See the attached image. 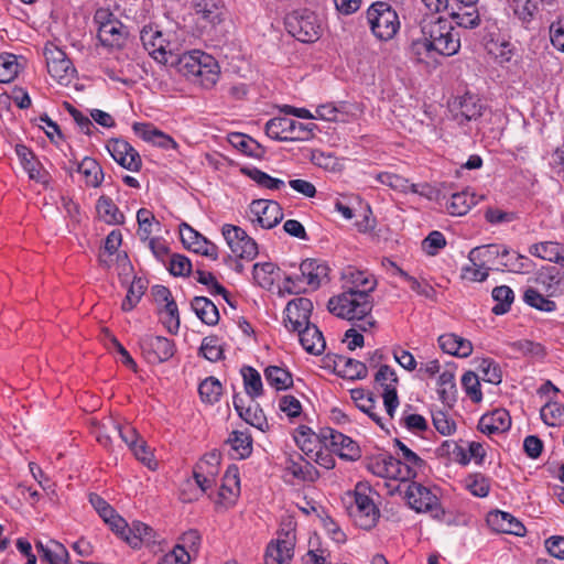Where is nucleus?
Segmentation results:
<instances>
[{
	"mask_svg": "<svg viewBox=\"0 0 564 564\" xmlns=\"http://www.w3.org/2000/svg\"><path fill=\"white\" fill-rule=\"evenodd\" d=\"M328 311L335 316L347 321H360L359 329L367 332L376 324L370 316L373 301L365 291L351 292L344 290L340 294L329 299Z\"/></svg>",
	"mask_w": 564,
	"mask_h": 564,
	"instance_id": "f257e3e1",
	"label": "nucleus"
},
{
	"mask_svg": "<svg viewBox=\"0 0 564 564\" xmlns=\"http://www.w3.org/2000/svg\"><path fill=\"white\" fill-rule=\"evenodd\" d=\"M421 32L430 40L434 52L443 56H453L460 48V35L453 24L442 18H426L421 22Z\"/></svg>",
	"mask_w": 564,
	"mask_h": 564,
	"instance_id": "f03ea898",
	"label": "nucleus"
},
{
	"mask_svg": "<svg viewBox=\"0 0 564 564\" xmlns=\"http://www.w3.org/2000/svg\"><path fill=\"white\" fill-rule=\"evenodd\" d=\"M371 488L365 482H358L348 496L347 511L354 523L364 529H372L380 517V511L371 497Z\"/></svg>",
	"mask_w": 564,
	"mask_h": 564,
	"instance_id": "7ed1b4c3",
	"label": "nucleus"
},
{
	"mask_svg": "<svg viewBox=\"0 0 564 564\" xmlns=\"http://www.w3.org/2000/svg\"><path fill=\"white\" fill-rule=\"evenodd\" d=\"M367 20L372 33L383 41L392 39L400 28L395 10L387 2H376L370 6L367 10Z\"/></svg>",
	"mask_w": 564,
	"mask_h": 564,
	"instance_id": "20e7f679",
	"label": "nucleus"
},
{
	"mask_svg": "<svg viewBox=\"0 0 564 564\" xmlns=\"http://www.w3.org/2000/svg\"><path fill=\"white\" fill-rule=\"evenodd\" d=\"M289 33L303 43H312L319 39L322 26L317 15L308 10L294 11L285 19Z\"/></svg>",
	"mask_w": 564,
	"mask_h": 564,
	"instance_id": "39448f33",
	"label": "nucleus"
},
{
	"mask_svg": "<svg viewBox=\"0 0 564 564\" xmlns=\"http://www.w3.org/2000/svg\"><path fill=\"white\" fill-rule=\"evenodd\" d=\"M140 40L144 50L160 64H174L173 44L158 26L145 25Z\"/></svg>",
	"mask_w": 564,
	"mask_h": 564,
	"instance_id": "423d86ee",
	"label": "nucleus"
},
{
	"mask_svg": "<svg viewBox=\"0 0 564 564\" xmlns=\"http://www.w3.org/2000/svg\"><path fill=\"white\" fill-rule=\"evenodd\" d=\"M48 74L61 85L67 86L76 76V68L66 53L53 43L44 46Z\"/></svg>",
	"mask_w": 564,
	"mask_h": 564,
	"instance_id": "0eeeda50",
	"label": "nucleus"
},
{
	"mask_svg": "<svg viewBox=\"0 0 564 564\" xmlns=\"http://www.w3.org/2000/svg\"><path fill=\"white\" fill-rule=\"evenodd\" d=\"M301 275L296 276H286L285 278V289L289 293H299L301 290L295 284V280H300L303 278L307 285L312 289H317L323 281L328 279L329 268L325 262L315 260V259H306L302 261L300 265Z\"/></svg>",
	"mask_w": 564,
	"mask_h": 564,
	"instance_id": "6e6552de",
	"label": "nucleus"
},
{
	"mask_svg": "<svg viewBox=\"0 0 564 564\" xmlns=\"http://www.w3.org/2000/svg\"><path fill=\"white\" fill-rule=\"evenodd\" d=\"M221 232L236 257L252 260L258 254L257 242L242 228L227 224L223 226Z\"/></svg>",
	"mask_w": 564,
	"mask_h": 564,
	"instance_id": "1a4fd4ad",
	"label": "nucleus"
},
{
	"mask_svg": "<svg viewBox=\"0 0 564 564\" xmlns=\"http://www.w3.org/2000/svg\"><path fill=\"white\" fill-rule=\"evenodd\" d=\"M139 345L144 358L150 364L166 361L175 352L173 341L162 336L147 334L140 338Z\"/></svg>",
	"mask_w": 564,
	"mask_h": 564,
	"instance_id": "9d476101",
	"label": "nucleus"
},
{
	"mask_svg": "<svg viewBox=\"0 0 564 564\" xmlns=\"http://www.w3.org/2000/svg\"><path fill=\"white\" fill-rule=\"evenodd\" d=\"M180 236L184 247L212 260L218 258V248L186 223L180 225Z\"/></svg>",
	"mask_w": 564,
	"mask_h": 564,
	"instance_id": "9b49d317",
	"label": "nucleus"
},
{
	"mask_svg": "<svg viewBox=\"0 0 564 564\" xmlns=\"http://www.w3.org/2000/svg\"><path fill=\"white\" fill-rule=\"evenodd\" d=\"M375 380L383 388L382 398L384 408L388 415L393 417L394 412L399 406V399L397 393L398 376L390 366L382 365L376 373Z\"/></svg>",
	"mask_w": 564,
	"mask_h": 564,
	"instance_id": "f8f14e48",
	"label": "nucleus"
},
{
	"mask_svg": "<svg viewBox=\"0 0 564 564\" xmlns=\"http://www.w3.org/2000/svg\"><path fill=\"white\" fill-rule=\"evenodd\" d=\"M313 311V303L306 297H296L290 301L285 307V326L294 332H300L310 325V317Z\"/></svg>",
	"mask_w": 564,
	"mask_h": 564,
	"instance_id": "ddd939ff",
	"label": "nucleus"
},
{
	"mask_svg": "<svg viewBox=\"0 0 564 564\" xmlns=\"http://www.w3.org/2000/svg\"><path fill=\"white\" fill-rule=\"evenodd\" d=\"M404 497L409 506L417 512H432L440 509L438 498L419 482L408 484Z\"/></svg>",
	"mask_w": 564,
	"mask_h": 564,
	"instance_id": "4468645a",
	"label": "nucleus"
},
{
	"mask_svg": "<svg viewBox=\"0 0 564 564\" xmlns=\"http://www.w3.org/2000/svg\"><path fill=\"white\" fill-rule=\"evenodd\" d=\"M107 150L122 167L131 172H138L141 169L142 160L139 152L127 141L112 139L108 142Z\"/></svg>",
	"mask_w": 564,
	"mask_h": 564,
	"instance_id": "2eb2a0df",
	"label": "nucleus"
},
{
	"mask_svg": "<svg viewBox=\"0 0 564 564\" xmlns=\"http://www.w3.org/2000/svg\"><path fill=\"white\" fill-rule=\"evenodd\" d=\"M250 212L256 217L253 221L258 223L264 229L275 227L283 218L282 208L274 200H253L250 205Z\"/></svg>",
	"mask_w": 564,
	"mask_h": 564,
	"instance_id": "dca6fc26",
	"label": "nucleus"
},
{
	"mask_svg": "<svg viewBox=\"0 0 564 564\" xmlns=\"http://www.w3.org/2000/svg\"><path fill=\"white\" fill-rule=\"evenodd\" d=\"M535 282L549 296L564 295V262L543 267L536 273Z\"/></svg>",
	"mask_w": 564,
	"mask_h": 564,
	"instance_id": "f3484780",
	"label": "nucleus"
},
{
	"mask_svg": "<svg viewBox=\"0 0 564 564\" xmlns=\"http://www.w3.org/2000/svg\"><path fill=\"white\" fill-rule=\"evenodd\" d=\"M219 455L207 454L194 468V479L203 492H207L216 484L219 470Z\"/></svg>",
	"mask_w": 564,
	"mask_h": 564,
	"instance_id": "a211bd4d",
	"label": "nucleus"
},
{
	"mask_svg": "<svg viewBox=\"0 0 564 564\" xmlns=\"http://www.w3.org/2000/svg\"><path fill=\"white\" fill-rule=\"evenodd\" d=\"M343 289L351 292L365 291L368 296L377 286L376 278L368 271L348 267L341 272Z\"/></svg>",
	"mask_w": 564,
	"mask_h": 564,
	"instance_id": "6ab92c4d",
	"label": "nucleus"
},
{
	"mask_svg": "<svg viewBox=\"0 0 564 564\" xmlns=\"http://www.w3.org/2000/svg\"><path fill=\"white\" fill-rule=\"evenodd\" d=\"M394 446L399 451L401 460L400 481L406 482L417 476V473L425 467V462L401 441L395 440Z\"/></svg>",
	"mask_w": 564,
	"mask_h": 564,
	"instance_id": "aec40b11",
	"label": "nucleus"
},
{
	"mask_svg": "<svg viewBox=\"0 0 564 564\" xmlns=\"http://www.w3.org/2000/svg\"><path fill=\"white\" fill-rule=\"evenodd\" d=\"M296 128L297 121L285 117H275L265 123V133L278 141L304 140L303 135L296 134Z\"/></svg>",
	"mask_w": 564,
	"mask_h": 564,
	"instance_id": "412c9836",
	"label": "nucleus"
},
{
	"mask_svg": "<svg viewBox=\"0 0 564 564\" xmlns=\"http://www.w3.org/2000/svg\"><path fill=\"white\" fill-rule=\"evenodd\" d=\"M487 522L492 530L497 532L514 534L518 536H523L525 534V528L522 522L505 511L496 510L490 512L487 517Z\"/></svg>",
	"mask_w": 564,
	"mask_h": 564,
	"instance_id": "4be33fe9",
	"label": "nucleus"
},
{
	"mask_svg": "<svg viewBox=\"0 0 564 564\" xmlns=\"http://www.w3.org/2000/svg\"><path fill=\"white\" fill-rule=\"evenodd\" d=\"M510 426L511 417L505 409H496L490 413H486L478 422V430L486 435L506 432Z\"/></svg>",
	"mask_w": 564,
	"mask_h": 564,
	"instance_id": "5701e85b",
	"label": "nucleus"
},
{
	"mask_svg": "<svg viewBox=\"0 0 564 564\" xmlns=\"http://www.w3.org/2000/svg\"><path fill=\"white\" fill-rule=\"evenodd\" d=\"M97 37L102 46L120 48L126 41V33L122 24L117 20L100 22Z\"/></svg>",
	"mask_w": 564,
	"mask_h": 564,
	"instance_id": "b1692460",
	"label": "nucleus"
},
{
	"mask_svg": "<svg viewBox=\"0 0 564 564\" xmlns=\"http://www.w3.org/2000/svg\"><path fill=\"white\" fill-rule=\"evenodd\" d=\"M401 460L391 455H381L367 463V469L382 478L400 480Z\"/></svg>",
	"mask_w": 564,
	"mask_h": 564,
	"instance_id": "393cba45",
	"label": "nucleus"
},
{
	"mask_svg": "<svg viewBox=\"0 0 564 564\" xmlns=\"http://www.w3.org/2000/svg\"><path fill=\"white\" fill-rule=\"evenodd\" d=\"M509 249L506 246L490 243L473 248L468 253V260L474 265L489 267L498 257H508Z\"/></svg>",
	"mask_w": 564,
	"mask_h": 564,
	"instance_id": "a878e982",
	"label": "nucleus"
},
{
	"mask_svg": "<svg viewBox=\"0 0 564 564\" xmlns=\"http://www.w3.org/2000/svg\"><path fill=\"white\" fill-rule=\"evenodd\" d=\"M334 369L338 376L348 380H360L368 376V369L364 362L341 355L336 356Z\"/></svg>",
	"mask_w": 564,
	"mask_h": 564,
	"instance_id": "bb28decb",
	"label": "nucleus"
},
{
	"mask_svg": "<svg viewBox=\"0 0 564 564\" xmlns=\"http://www.w3.org/2000/svg\"><path fill=\"white\" fill-rule=\"evenodd\" d=\"M294 441L300 449L310 458L319 456V447L322 442V432L316 434L307 426H300L294 434Z\"/></svg>",
	"mask_w": 564,
	"mask_h": 564,
	"instance_id": "cd10ccee",
	"label": "nucleus"
},
{
	"mask_svg": "<svg viewBox=\"0 0 564 564\" xmlns=\"http://www.w3.org/2000/svg\"><path fill=\"white\" fill-rule=\"evenodd\" d=\"M438 345L444 352L460 358L469 357L473 352V344L453 333L441 335Z\"/></svg>",
	"mask_w": 564,
	"mask_h": 564,
	"instance_id": "c85d7f7f",
	"label": "nucleus"
},
{
	"mask_svg": "<svg viewBox=\"0 0 564 564\" xmlns=\"http://www.w3.org/2000/svg\"><path fill=\"white\" fill-rule=\"evenodd\" d=\"M203 58L199 63V69L193 76L192 82L199 84L204 88H212L219 78V66L216 59L209 55H200Z\"/></svg>",
	"mask_w": 564,
	"mask_h": 564,
	"instance_id": "c756f323",
	"label": "nucleus"
},
{
	"mask_svg": "<svg viewBox=\"0 0 564 564\" xmlns=\"http://www.w3.org/2000/svg\"><path fill=\"white\" fill-rule=\"evenodd\" d=\"M302 347L312 355H321L325 350L326 343L322 332L314 324L306 325L297 332Z\"/></svg>",
	"mask_w": 564,
	"mask_h": 564,
	"instance_id": "7c9ffc66",
	"label": "nucleus"
},
{
	"mask_svg": "<svg viewBox=\"0 0 564 564\" xmlns=\"http://www.w3.org/2000/svg\"><path fill=\"white\" fill-rule=\"evenodd\" d=\"M240 492V479L237 467H229L224 477L221 486L218 490L219 502L232 503Z\"/></svg>",
	"mask_w": 564,
	"mask_h": 564,
	"instance_id": "2f4dec72",
	"label": "nucleus"
},
{
	"mask_svg": "<svg viewBox=\"0 0 564 564\" xmlns=\"http://www.w3.org/2000/svg\"><path fill=\"white\" fill-rule=\"evenodd\" d=\"M285 469L295 478L304 481H314L318 477L317 469L300 454L290 455L285 462Z\"/></svg>",
	"mask_w": 564,
	"mask_h": 564,
	"instance_id": "473e14b6",
	"label": "nucleus"
},
{
	"mask_svg": "<svg viewBox=\"0 0 564 564\" xmlns=\"http://www.w3.org/2000/svg\"><path fill=\"white\" fill-rule=\"evenodd\" d=\"M292 557V543L285 540H278L268 545L263 564H290Z\"/></svg>",
	"mask_w": 564,
	"mask_h": 564,
	"instance_id": "72a5a7b5",
	"label": "nucleus"
},
{
	"mask_svg": "<svg viewBox=\"0 0 564 564\" xmlns=\"http://www.w3.org/2000/svg\"><path fill=\"white\" fill-rule=\"evenodd\" d=\"M196 316L206 325L214 326L219 322V312L213 301L205 296H195L191 303Z\"/></svg>",
	"mask_w": 564,
	"mask_h": 564,
	"instance_id": "f704fd0d",
	"label": "nucleus"
},
{
	"mask_svg": "<svg viewBox=\"0 0 564 564\" xmlns=\"http://www.w3.org/2000/svg\"><path fill=\"white\" fill-rule=\"evenodd\" d=\"M529 252L534 257L557 264L564 262V247L555 241L534 243L529 248Z\"/></svg>",
	"mask_w": 564,
	"mask_h": 564,
	"instance_id": "c9c22d12",
	"label": "nucleus"
},
{
	"mask_svg": "<svg viewBox=\"0 0 564 564\" xmlns=\"http://www.w3.org/2000/svg\"><path fill=\"white\" fill-rule=\"evenodd\" d=\"M129 545L137 549L142 543H150L154 541V532L151 527L140 521H133L131 525L128 524L126 536L123 539Z\"/></svg>",
	"mask_w": 564,
	"mask_h": 564,
	"instance_id": "e433bc0d",
	"label": "nucleus"
},
{
	"mask_svg": "<svg viewBox=\"0 0 564 564\" xmlns=\"http://www.w3.org/2000/svg\"><path fill=\"white\" fill-rule=\"evenodd\" d=\"M96 210L99 218L108 225H121L124 221L123 213L108 196L102 195L98 198Z\"/></svg>",
	"mask_w": 564,
	"mask_h": 564,
	"instance_id": "4c0bfd02",
	"label": "nucleus"
},
{
	"mask_svg": "<svg viewBox=\"0 0 564 564\" xmlns=\"http://www.w3.org/2000/svg\"><path fill=\"white\" fill-rule=\"evenodd\" d=\"M74 165L75 170L83 174L87 186L98 187L101 184L104 173L96 160L86 156L80 163Z\"/></svg>",
	"mask_w": 564,
	"mask_h": 564,
	"instance_id": "58836bf2",
	"label": "nucleus"
},
{
	"mask_svg": "<svg viewBox=\"0 0 564 564\" xmlns=\"http://www.w3.org/2000/svg\"><path fill=\"white\" fill-rule=\"evenodd\" d=\"M200 55H206V53L202 51H192L188 53H185L181 56H176L174 54V64L176 63L177 70L192 80L193 76L196 75V72L199 69V63L203 58Z\"/></svg>",
	"mask_w": 564,
	"mask_h": 564,
	"instance_id": "ea45409f",
	"label": "nucleus"
},
{
	"mask_svg": "<svg viewBox=\"0 0 564 564\" xmlns=\"http://www.w3.org/2000/svg\"><path fill=\"white\" fill-rule=\"evenodd\" d=\"M234 451V458L243 459L247 458L252 452V440L248 433L234 431L227 440Z\"/></svg>",
	"mask_w": 564,
	"mask_h": 564,
	"instance_id": "a19ab883",
	"label": "nucleus"
},
{
	"mask_svg": "<svg viewBox=\"0 0 564 564\" xmlns=\"http://www.w3.org/2000/svg\"><path fill=\"white\" fill-rule=\"evenodd\" d=\"M267 382L275 390H286L293 386L292 375L284 368L269 366L264 369Z\"/></svg>",
	"mask_w": 564,
	"mask_h": 564,
	"instance_id": "79ce46f5",
	"label": "nucleus"
},
{
	"mask_svg": "<svg viewBox=\"0 0 564 564\" xmlns=\"http://www.w3.org/2000/svg\"><path fill=\"white\" fill-rule=\"evenodd\" d=\"M241 376L243 379V386L246 393L254 400L256 398L262 395L263 393V384L260 373L250 366H245L241 368Z\"/></svg>",
	"mask_w": 564,
	"mask_h": 564,
	"instance_id": "37998d69",
	"label": "nucleus"
},
{
	"mask_svg": "<svg viewBox=\"0 0 564 564\" xmlns=\"http://www.w3.org/2000/svg\"><path fill=\"white\" fill-rule=\"evenodd\" d=\"M475 204L476 198L474 194L460 192L452 195L446 208L453 216H463L466 215Z\"/></svg>",
	"mask_w": 564,
	"mask_h": 564,
	"instance_id": "c03bdc74",
	"label": "nucleus"
},
{
	"mask_svg": "<svg viewBox=\"0 0 564 564\" xmlns=\"http://www.w3.org/2000/svg\"><path fill=\"white\" fill-rule=\"evenodd\" d=\"M234 405L239 416L243 419L247 423L258 429L262 427L263 423L265 422V417L263 411L259 408L258 404L243 408L241 405V399L235 397Z\"/></svg>",
	"mask_w": 564,
	"mask_h": 564,
	"instance_id": "a18cd8bd",
	"label": "nucleus"
},
{
	"mask_svg": "<svg viewBox=\"0 0 564 564\" xmlns=\"http://www.w3.org/2000/svg\"><path fill=\"white\" fill-rule=\"evenodd\" d=\"M351 399L356 402L359 410L367 413L377 424L382 426L381 417L376 410V401L371 394H367L364 389H352Z\"/></svg>",
	"mask_w": 564,
	"mask_h": 564,
	"instance_id": "49530a36",
	"label": "nucleus"
},
{
	"mask_svg": "<svg viewBox=\"0 0 564 564\" xmlns=\"http://www.w3.org/2000/svg\"><path fill=\"white\" fill-rule=\"evenodd\" d=\"M279 269L272 262L256 263L253 279L263 289H270L278 278Z\"/></svg>",
	"mask_w": 564,
	"mask_h": 564,
	"instance_id": "de8ad7c7",
	"label": "nucleus"
},
{
	"mask_svg": "<svg viewBox=\"0 0 564 564\" xmlns=\"http://www.w3.org/2000/svg\"><path fill=\"white\" fill-rule=\"evenodd\" d=\"M198 392L203 402L215 404L223 394V387L218 379L208 377L200 382Z\"/></svg>",
	"mask_w": 564,
	"mask_h": 564,
	"instance_id": "09e8293b",
	"label": "nucleus"
},
{
	"mask_svg": "<svg viewBox=\"0 0 564 564\" xmlns=\"http://www.w3.org/2000/svg\"><path fill=\"white\" fill-rule=\"evenodd\" d=\"M492 299L497 302L491 308L495 315H502L509 312L514 300L513 291L507 285L496 286L492 290Z\"/></svg>",
	"mask_w": 564,
	"mask_h": 564,
	"instance_id": "8fccbe9b",
	"label": "nucleus"
},
{
	"mask_svg": "<svg viewBox=\"0 0 564 564\" xmlns=\"http://www.w3.org/2000/svg\"><path fill=\"white\" fill-rule=\"evenodd\" d=\"M482 108L476 96L466 94L459 99V111L456 116H460L467 121L474 120L482 115Z\"/></svg>",
	"mask_w": 564,
	"mask_h": 564,
	"instance_id": "3c124183",
	"label": "nucleus"
},
{
	"mask_svg": "<svg viewBox=\"0 0 564 564\" xmlns=\"http://www.w3.org/2000/svg\"><path fill=\"white\" fill-rule=\"evenodd\" d=\"M20 65L18 58L13 54L0 55V83H10L19 74Z\"/></svg>",
	"mask_w": 564,
	"mask_h": 564,
	"instance_id": "603ef678",
	"label": "nucleus"
},
{
	"mask_svg": "<svg viewBox=\"0 0 564 564\" xmlns=\"http://www.w3.org/2000/svg\"><path fill=\"white\" fill-rule=\"evenodd\" d=\"M452 18L455 20L458 26L465 29H474L479 25L480 18L475 6L470 8H459L458 11L451 12Z\"/></svg>",
	"mask_w": 564,
	"mask_h": 564,
	"instance_id": "864d4df0",
	"label": "nucleus"
},
{
	"mask_svg": "<svg viewBox=\"0 0 564 564\" xmlns=\"http://www.w3.org/2000/svg\"><path fill=\"white\" fill-rule=\"evenodd\" d=\"M43 560L47 561L50 564H67L68 551L62 543L50 540L45 544Z\"/></svg>",
	"mask_w": 564,
	"mask_h": 564,
	"instance_id": "5fc2aeb1",
	"label": "nucleus"
},
{
	"mask_svg": "<svg viewBox=\"0 0 564 564\" xmlns=\"http://www.w3.org/2000/svg\"><path fill=\"white\" fill-rule=\"evenodd\" d=\"M540 415L542 421L550 426L561 425L564 422V404L549 402L541 409Z\"/></svg>",
	"mask_w": 564,
	"mask_h": 564,
	"instance_id": "6e6d98bb",
	"label": "nucleus"
},
{
	"mask_svg": "<svg viewBox=\"0 0 564 564\" xmlns=\"http://www.w3.org/2000/svg\"><path fill=\"white\" fill-rule=\"evenodd\" d=\"M437 392L443 402H449L454 400L456 391L455 376L452 370H444L437 381Z\"/></svg>",
	"mask_w": 564,
	"mask_h": 564,
	"instance_id": "4d7b16f0",
	"label": "nucleus"
},
{
	"mask_svg": "<svg viewBox=\"0 0 564 564\" xmlns=\"http://www.w3.org/2000/svg\"><path fill=\"white\" fill-rule=\"evenodd\" d=\"M229 140L235 148L250 156H259V151H262L260 144L257 141L245 134L234 133Z\"/></svg>",
	"mask_w": 564,
	"mask_h": 564,
	"instance_id": "13d9d810",
	"label": "nucleus"
},
{
	"mask_svg": "<svg viewBox=\"0 0 564 564\" xmlns=\"http://www.w3.org/2000/svg\"><path fill=\"white\" fill-rule=\"evenodd\" d=\"M511 8L521 22L529 23L538 10V4L534 0H512Z\"/></svg>",
	"mask_w": 564,
	"mask_h": 564,
	"instance_id": "bf43d9fd",
	"label": "nucleus"
},
{
	"mask_svg": "<svg viewBox=\"0 0 564 564\" xmlns=\"http://www.w3.org/2000/svg\"><path fill=\"white\" fill-rule=\"evenodd\" d=\"M501 258L502 260L500 265L510 272L523 274L530 272L531 270V261L522 254H509L508 257Z\"/></svg>",
	"mask_w": 564,
	"mask_h": 564,
	"instance_id": "052dcab7",
	"label": "nucleus"
},
{
	"mask_svg": "<svg viewBox=\"0 0 564 564\" xmlns=\"http://www.w3.org/2000/svg\"><path fill=\"white\" fill-rule=\"evenodd\" d=\"M145 285L141 279H134L129 286L128 293L122 301L121 308L126 312L131 311L141 300Z\"/></svg>",
	"mask_w": 564,
	"mask_h": 564,
	"instance_id": "680f3d73",
	"label": "nucleus"
},
{
	"mask_svg": "<svg viewBox=\"0 0 564 564\" xmlns=\"http://www.w3.org/2000/svg\"><path fill=\"white\" fill-rule=\"evenodd\" d=\"M523 300L528 305L544 312H552L556 307L553 301L544 297L534 289H528L524 292Z\"/></svg>",
	"mask_w": 564,
	"mask_h": 564,
	"instance_id": "e2e57ef3",
	"label": "nucleus"
},
{
	"mask_svg": "<svg viewBox=\"0 0 564 564\" xmlns=\"http://www.w3.org/2000/svg\"><path fill=\"white\" fill-rule=\"evenodd\" d=\"M167 270L174 276H187L192 272V262L187 257L174 253L170 258Z\"/></svg>",
	"mask_w": 564,
	"mask_h": 564,
	"instance_id": "0e129e2a",
	"label": "nucleus"
},
{
	"mask_svg": "<svg viewBox=\"0 0 564 564\" xmlns=\"http://www.w3.org/2000/svg\"><path fill=\"white\" fill-rule=\"evenodd\" d=\"M376 178L394 191L405 193L410 188L409 180L394 173L381 172L377 174Z\"/></svg>",
	"mask_w": 564,
	"mask_h": 564,
	"instance_id": "69168bd1",
	"label": "nucleus"
},
{
	"mask_svg": "<svg viewBox=\"0 0 564 564\" xmlns=\"http://www.w3.org/2000/svg\"><path fill=\"white\" fill-rule=\"evenodd\" d=\"M247 174L251 180H253L258 185L268 188V189H280L285 185L284 181L280 178H275L262 172L258 169L248 170Z\"/></svg>",
	"mask_w": 564,
	"mask_h": 564,
	"instance_id": "338daca9",
	"label": "nucleus"
},
{
	"mask_svg": "<svg viewBox=\"0 0 564 564\" xmlns=\"http://www.w3.org/2000/svg\"><path fill=\"white\" fill-rule=\"evenodd\" d=\"M482 380L492 384H499L502 380V372L497 362L492 359H482L479 365Z\"/></svg>",
	"mask_w": 564,
	"mask_h": 564,
	"instance_id": "774afa93",
	"label": "nucleus"
}]
</instances>
